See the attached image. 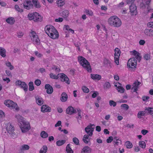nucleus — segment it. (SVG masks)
<instances>
[{"label": "nucleus", "mask_w": 153, "mask_h": 153, "mask_svg": "<svg viewBox=\"0 0 153 153\" xmlns=\"http://www.w3.org/2000/svg\"><path fill=\"white\" fill-rule=\"evenodd\" d=\"M65 142V140H59L56 141V144L57 146H60L64 144Z\"/></svg>", "instance_id": "f704fd0d"}, {"label": "nucleus", "mask_w": 153, "mask_h": 153, "mask_svg": "<svg viewBox=\"0 0 153 153\" xmlns=\"http://www.w3.org/2000/svg\"><path fill=\"white\" fill-rule=\"evenodd\" d=\"M45 30L46 33L49 36L51 33L53 32H56V29L52 25H48L45 26Z\"/></svg>", "instance_id": "1a4fd4ad"}, {"label": "nucleus", "mask_w": 153, "mask_h": 153, "mask_svg": "<svg viewBox=\"0 0 153 153\" xmlns=\"http://www.w3.org/2000/svg\"><path fill=\"white\" fill-rule=\"evenodd\" d=\"M82 89L83 92L88 93L89 92V89L85 86H83L82 87Z\"/></svg>", "instance_id": "3c124183"}, {"label": "nucleus", "mask_w": 153, "mask_h": 153, "mask_svg": "<svg viewBox=\"0 0 153 153\" xmlns=\"http://www.w3.org/2000/svg\"><path fill=\"white\" fill-rule=\"evenodd\" d=\"M15 7L16 10L17 11H18L19 12H23V10L22 9L20 8L19 6L18 5H15Z\"/></svg>", "instance_id": "864d4df0"}, {"label": "nucleus", "mask_w": 153, "mask_h": 153, "mask_svg": "<svg viewBox=\"0 0 153 153\" xmlns=\"http://www.w3.org/2000/svg\"><path fill=\"white\" fill-rule=\"evenodd\" d=\"M45 88L47 89L46 92L48 94H51L53 92V88L49 84H46L45 85Z\"/></svg>", "instance_id": "a211bd4d"}, {"label": "nucleus", "mask_w": 153, "mask_h": 153, "mask_svg": "<svg viewBox=\"0 0 153 153\" xmlns=\"http://www.w3.org/2000/svg\"><path fill=\"white\" fill-rule=\"evenodd\" d=\"M35 98L36 103L38 105H41L43 104V100L41 97L37 96L35 97Z\"/></svg>", "instance_id": "5701e85b"}, {"label": "nucleus", "mask_w": 153, "mask_h": 153, "mask_svg": "<svg viewBox=\"0 0 153 153\" xmlns=\"http://www.w3.org/2000/svg\"><path fill=\"white\" fill-rule=\"evenodd\" d=\"M145 111H139L137 115H145L146 114V112L150 114L151 115L153 114V108L150 107L146 108Z\"/></svg>", "instance_id": "2eb2a0df"}, {"label": "nucleus", "mask_w": 153, "mask_h": 153, "mask_svg": "<svg viewBox=\"0 0 153 153\" xmlns=\"http://www.w3.org/2000/svg\"><path fill=\"white\" fill-rule=\"evenodd\" d=\"M78 60L80 64L89 72H91V69L89 62L82 56L78 57Z\"/></svg>", "instance_id": "f03ea898"}, {"label": "nucleus", "mask_w": 153, "mask_h": 153, "mask_svg": "<svg viewBox=\"0 0 153 153\" xmlns=\"http://www.w3.org/2000/svg\"><path fill=\"white\" fill-rule=\"evenodd\" d=\"M69 14V12L67 10H64L62 12V16L64 18H66L68 16Z\"/></svg>", "instance_id": "7c9ffc66"}, {"label": "nucleus", "mask_w": 153, "mask_h": 153, "mask_svg": "<svg viewBox=\"0 0 153 153\" xmlns=\"http://www.w3.org/2000/svg\"><path fill=\"white\" fill-rule=\"evenodd\" d=\"M15 117L17 119L18 121L20 123H24L26 121L25 120V118L22 117L21 115H16Z\"/></svg>", "instance_id": "bb28decb"}, {"label": "nucleus", "mask_w": 153, "mask_h": 153, "mask_svg": "<svg viewBox=\"0 0 153 153\" xmlns=\"http://www.w3.org/2000/svg\"><path fill=\"white\" fill-rule=\"evenodd\" d=\"M17 36L19 38H21L24 35L23 33L22 32H19L17 33Z\"/></svg>", "instance_id": "e2e57ef3"}, {"label": "nucleus", "mask_w": 153, "mask_h": 153, "mask_svg": "<svg viewBox=\"0 0 153 153\" xmlns=\"http://www.w3.org/2000/svg\"><path fill=\"white\" fill-rule=\"evenodd\" d=\"M58 76L60 78V79L62 81L65 82L68 84H70L69 79L66 75L64 74H58Z\"/></svg>", "instance_id": "ddd939ff"}, {"label": "nucleus", "mask_w": 153, "mask_h": 153, "mask_svg": "<svg viewBox=\"0 0 153 153\" xmlns=\"http://www.w3.org/2000/svg\"><path fill=\"white\" fill-rule=\"evenodd\" d=\"M119 56L118 55H117V56H114V62L117 65H118L119 63Z\"/></svg>", "instance_id": "09e8293b"}, {"label": "nucleus", "mask_w": 153, "mask_h": 153, "mask_svg": "<svg viewBox=\"0 0 153 153\" xmlns=\"http://www.w3.org/2000/svg\"><path fill=\"white\" fill-rule=\"evenodd\" d=\"M48 149L47 146L44 145L43 146L39 151V153H46Z\"/></svg>", "instance_id": "473e14b6"}, {"label": "nucleus", "mask_w": 153, "mask_h": 153, "mask_svg": "<svg viewBox=\"0 0 153 153\" xmlns=\"http://www.w3.org/2000/svg\"><path fill=\"white\" fill-rule=\"evenodd\" d=\"M6 21L10 25H12L14 24L15 21L13 18L10 17L7 18L6 20Z\"/></svg>", "instance_id": "c85d7f7f"}, {"label": "nucleus", "mask_w": 153, "mask_h": 153, "mask_svg": "<svg viewBox=\"0 0 153 153\" xmlns=\"http://www.w3.org/2000/svg\"><path fill=\"white\" fill-rule=\"evenodd\" d=\"M114 51L115 52L114 53V56H117V55H118V56H120V49L118 48H116L114 49Z\"/></svg>", "instance_id": "a19ab883"}, {"label": "nucleus", "mask_w": 153, "mask_h": 153, "mask_svg": "<svg viewBox=\"0 0 153 153\" xmlns=\"http://www.w3.org/2000/svg\"><path fill=\"white\" fill-rule=\"evenodd\" d=\"M49 37L53 39L58 38L59 37V33L56 30V32H53L51 33Z\"/></svg>", "instance_id": "a878e982"}, {"label": "nucleus", "mask_w": 153, "mask_h": 153, "mask_svg": "<svg viewBox=\"0 0 153 153\" xmlns=\"http://www.w3.org/2000/svg\"><path fill=\"white\" fill-rule=\"evenodd\" d=\"M0 55L3 57L6 56V51L3 48H0Z\"/></svg>", "instance_id": "2f4dec72"}, {"label": "nucleus", "mask_w": 153, "mask_h": 153, "mask_svg": "<svg viewBox=\"0 0 153 153\" xmlns=\"http://www.w3.org/2000/svg\"><path fill=\"white\" fill-rule=\"evenodd\" d=\"M109 105L111 106H115L117 105V103L115 102L112 100H110L109 102Z\"/></svg>", "instance_id": "603ef678"}, {"label": "nucleus", "mask_w": 153, "mask_h": 153, "mask_svg": "<svg viewBox=\"0 0 153 153\" xmlns=\"http://www.w3.org/2000/svg\"><path fill=\"white\" fill-rule=\"evenodd\" d=\"M66 151L67 153H74L73 151L70 146V144L67 145L66 147Z\"/></svg>", "instance_id": "c9c22d12"}, {"label": "nucleus", "mask_w": 153, "mask_h": 153, "mask_svg": "<svg viewBox=\"0 0 153 153\" xmlns=\"http://www.w3.org/2000/svg\"><path fill=\"white\" fill-rule=\"evenodd\" d=\"M144 58L146 60H149L150 59V53H145L143 56Z\"/></svg>", "instance_id": "ea45409f"}, {"label": "nucleus", "mask_w": 153, "mask_h": 153, "mask_svg": "<svg viewBox=\"0 0 153 153\" xmlns=\"http://www.w3.org/2000/svg\"><path fill=\"white\" fill-rule=\"evenodd\" d=\"M6 129L8 133L10 134V136L13 137H16V133L14 132V128L10 123H7L6 125Z\"/></svg>", "instance_id": "0eeeda50"}, {"label": "nucleus", "mask_w": 153, "mask_h": 153, "mask_svg": "<svg viewBox=\"0 0 153 153\" xmlns=\"http://www.w3.org/2000/svg\"><path fill=\"white\" fill-rule=\"evenodd\" d=\"M85 12L87 14L91 16H92L93 15V13L91 11H89L88 10H85Z\"/></svg>", "instance_id": "bf43d9fd"}, {"label": "nucleus", "mask_w": 153, "mask_h": 153, "mask_svg": "<svg viewBox=\"0 0 153 153\" xmlns=\"http://www.w3.org/2000/svg\"><path fill=\"white\" fill-rule=\"evenodd\" d=\"M20 127L22 132L23 133L27 132L30 128L29 123L27 121L23 123H20Z\"/></svg>", "instance_id": "6e6552de"}, {"label": "nucleus", "mask_w": 153, "mask_h": 153, "mask_svg": "<svg viewBox=\"0 0 153 153\" xmlns=\"http://www.w3.org/2000/svg\"><path fill=\"white\" fill-rule=\"evenodd\" d=\"M104 63L105 65H108L110 64V62L107 59H105L104 60Z\"/></svg>", "instance_id": "4d7b16f0"}, {"label": "nucleus", "mask_w": 153, "mask_h": 153, "mask_svg": "<svg viewBox=\"0 0 153 153\" xmlns=\"http://www.w3.org/2000/svg\"><path fill=\"white\" fill-rule=\"evenodd\" d=\"M28 85L29 86V90L30 91H32L34 89V88L32 82H30Z\"/></svg>", "instance_id": "58836bf2"}, {"label": "nucleus", "mask_w": 153, "mask_h": 153, "mask_svg": "<svg viewBox=\"0 0 153 153\" xmlns=\"http://www.w3.org/2000/svg\"><path fill=\"white\" fill-rule=\"evenodd\" d=\"M145 34L149 36H153V30L152 29H146L144 31Z\"/></svg>", "instance_id": "6ab92c4d"}, {"label": "nucleus", "mask_w": 153, "mask_h": 153, "mask_svg": "<svg viewBox=\"0 0 153 153\" xmlns=\"http://www.w3.org/2000/svg\"><path fill=\"white\" fill-rule=\"evenodd\" d=\"M24 8L27 10H30L33 8V5L30 1L26 0L23 3Z\"/></svg>", "instance_id": "4468645a"}, {"label": "nucleus", "mask_w": 153, "mask_h": 153, "mask_svg": "<svg viewBox=\"0 0 153 153\" xmlns=\"http://www.w3.org/2000/svg\"><path fill=\"white\" fill-rule=\"evenodd\" d=\"M61 97L60 100L62 102L66 101L67 99L68 96L67 94L65 92L62 93L61 94Z\"/></svg>", "instance_id": "cd10ccee"}, {"label": "nucleus", "mask_w": 153, "mask_h": 153, "mask_svg": "<svg viewBox=\"0 0 153 153\" xmlns=\"http://www.w3.org/2000/svg\"><path fill=\"white\" fill-rule=\"evenodd\" d=\"M32 1L35 7L39 8L41 7L40 3L38 2V0H32Z\"/></svg>", "instance_id": "c756f323"}, {"label": "nucleus", "mask_w": 153, "mask_h": 153, "mask_svg": "<svg viewBox=\"0 0 153 153\" xmlns=\"http://www.w3.org/2000/svg\"><path fill=\"white\" fill-rule=\"evenodd\" d=\"M56 3L58 7H61L65 4V2L62 1H57Z\"/></svg>", "instance_id": "de8ad7c7"}, {"label": "nucleus", "mask_w": 153, "mask_h": 153, "mask_svg": "<svg viewBox=\"0 0 153 153\" xmlns=\"http://www.w3.org/2000/svg\"><path fill=\"white\" fill-rule=\"evenodd\" d=\"M91 77L94 80H99L101 78V76L100 75L97 74H91Z\"/></svg>", "instance_id": "b1692460"}, {"label": "nucleus", "mask_w": 153, "mask_h": 153, "mask_svg": "<svg viewBox=\"0 0 153 153\" xmlns=\"http://www.w3.org/2000/svg\"><path fill=\"white\" fill-rule=\"evenodd\" d=\"M41 137L43 138H46L48 136V134L45 131H42L40 133Z\"/></svg>", "instance_id": "72a5a7b5"}, {"label": "nucleus", "mask_w": 153, "mask_h": 153, "mask_svg": "<svg viewBox=\"0 0 153 153\" xmlns=\"http://www.w3.org/2000/svg\"><path fill=\"white\" fill-rule=\"evenodd\" d=\"M125 145L126 148L128 149L131 148L133 146L132 143L129 141H127L126 142Z\"/></svg>", "instance_id": "e433bc0d"}, {"label": "nucleus", "mask_w": 153, "mask_h": 153, "mask_svg": "<svg viewBox=\"0 0 153 153\" xmlns=\"http://www.w3.org/2000/svg\"><path fill=\"white\" fill-rule=\"evenodd\" d=\"M108 23L110 25L117 27L120 26L122 24L121 20L116 16L110 17L108 20Z\"/></svg>", "instance_id": "f257e3e1"}, {"label": "nucleus", "mask_w": 153, "mask_h": 153, "mask_svg": "<svg viewBox=\"0 0 153 153\" xmlns=\"http://www.w3.org/2000/svg\"><path fill=\"white\" fill-rule=\"evenodd\" d=\"M141 84V83L138 81H135L132 85V89L133 90V92H136L138 90V88L139 87V85Z\"/></svg>", "instance_id": "f3484780"}, {"label": "nucleus", "mask_w": 153, "mask_h": 153, "mask_svg": "<svg viewBox=\"0 0 153 153\" xmlns=\"http://www.w3.org/2000/svg\"><path fill=\"white\" fill-rule=\"evenodd\" d=\"M147 26L149 27L153 28V22H149L147 24Z\"/></svg>", "instance_id": "774afa93"}, {"label": "nucleus", "mask_w": 153, "mask_h": 153, "mask_svg": "<svg viewBox=\"0 0 153 153\" xmlns=\"http://www.w3.org/2000/svg\"><path fill=\"white\" fill-rule=\"evenodd\" d=\"M4 104L10 109L15 108V110L16 111H18L19 110L17 103L10 100H5L4 101Z\"/></svg>", "instance_id": "20e7f679"}, {"label": "nucleus", "mask_w": 153, "mask_h": 153, "mask_svg": "<svg viewBox=\"0 0 153 153\" xmlns=\"http://www.w3.org/2000/svg\"><path fill=\"white\" fill-rule=\"evenodd\" d=\"M137 61L134 58H130L127 62V66L131 71H134L136 68Z\"/></svg>", "instance_id": "423d86ee"}, {"label": "nucleus", "mask_w": 153, "mask_h": 153, "mask_svg": "<svg viewBox=\"0 0 153 153\" xmlns=\"http://www.w3.org/2000/svg\"><path fill=\"white\" fill-rule=\"evenodd\" d=\"M149 98V97L148 96H144L142 98L143 100L145 101H147Z\"/></svg>", "instance_id": "338daca9"}, {"label": "nucleus", "mask_w": 153, "mask_h": 153, "mask_svg": "<svg viewBox=\"0 0 153 153\" xmlns=\"http://www.w3.org/2000/svg\"><path fill=\"white\" fill-rule=\"evenodd\" d=\"M5 72L6 74H7V76L10 77H11L12 76L11 73L10 71L7 70L5 71Z\"/></svg>", "instance_id": "69168bd1"}, {"label": "nucleus", "mask_w": 153, "mask_h": 153, "mask_svg": "<svg viewBox=\"0 0 153 153\" xmlns=\"http://www.w3.org/2000/svg\"><path fill=\"white\" fill-rule=\"evenodd\" d=\"M77 112L78 113V115L81 114L82 111L79 108H77L76 109L71 106H69L67 108L66 110V114L70 115L75 114Z\"/></svg>", "instance_id": "39448f33"}, {"label": "nucleus", "mask_w": 153, "mask_h": 153, "mask_svg": "<svg viewBox=\"0 0 153 153\" xmlns=\"http://www.w3.org/2000/svg\"><path fill=\"white\" fill-rule=\"evenodd\" d=\"M140 53L139 55H137V56H135V58L137 59L139 62H140L141 59V57L140 56Z\"/></svg>", "instance_id": "680f3d73"}, {"label": "nucleus", "mask_w": 153, "mask_h": 153, "mask_svg": "<svg viewBox=\"0 0 153 153\" xmlns=\"http://www.w3.org/2000/svg\"><path fill=\"white\" fill-rule=\"evenodd\" d=\"M63 19L62 18H59L58 19H55L56 22H61L63 21Z\"/></svg>", "instance_id": "0e129e2a"}, {"label": "nucleus", "mask_w": 153, "mask_h": 153, "mask_svg": "<svg viewBox=\"0 0 153 153\" xmlns=\"http://www.w3.org/2000/svg\"><path fill=\"white\" fill-rule=\"evenodd\" d=\"M148 132V131L147 130L145 129H143L141 130V133L144 135L146 134Z\"/></svg>", "instance_id": "052dcab7"}, {"label": "nucleus", "mask_w": 153, "mask_h": 153, "mask_svg": "<svg viewBox=\"0 0 153 153\" xmlns=\"http://www.w3.org/2000/svg\"><path fill=\"white\" fill-rule=\"evenodd\" d=\"M27 17L29 20H33L35 22H41L42 20V17L37 12L29 13Z\"/></svg>", "instance_id": "7ed1b4c3"}, {"label": "nucleus", "mask_w": 153, "mask_h": 153, "mask_svg": "<svg viewBox=\"0 0 153 153\" xmlns=\"http://www.w3.org/2000/svg\"><path fill=\"white\" fill-rule=\"evenodd\" d=\"M121 107L123 109L127 110L128 108V105L126 104H123L121 105Z\"/></svg>", "instance_id": "6e6d98bb"}, {"label": "nucleus", "mask_w": 153, "mask_h": 153, "mask_svg": "<svg viewBox=\"0 0 153 153\" xmlns=\"http://www.w3.org/2000/svg\"><path fill=\"white\" fill-rule=\"evenodd\" d=\"M139 146L142 148H145L146 146V143L145 142L143 141H140L139 142Z\"/></svg>", "instance_id": "4c0bfd02"}, {"label": "nucleus", "mask_w": 153, "mask_h": 153, "mask_svg": "<svg viewBox=\"0 0 153 153\" xmlns=\"http://www.w3.org/2000/svg\"><path fill=\"white\" fill-rule=\"evenodd\" d=\"M29 149V146L27 145H24L21 147L20 149L22 150H28Z\"/></svg>", "instance_id": "79ce46f5"}, {"label": "nucleus", "mask_w": 153, "mask_h": 153, "mask_svg": "<svg viewBox=\"0 0 153 153\" xmlns=\"http://www.w3.org/2000/svg\"><path fill=\"white\" fill-rule=\"evenodd\" d=\"M50 76L51 78L54 79H57L59 78V76H58V74L57 76H56L55 75H53L52 73H51L50 74Z\"/></svg>", "instance_id": "49530a36"}, {"label": "nucleus", "mask_w": 153, "mask_h": 153, "mask_svg": "<svg viewBox=\"0 0 153 153\" xmlns=\"http://www.w3.org/2000/svg\"><path fill=\"white\" fill-rule=\"evenodd\" d=\"M117 87V90L119 92H120L121 93H123L124 92V91H125V89L124 88L121 86H118Z\"/></svg>", "instance_id": "37998d69"}, {"label": "nucleus", "mask_w": 153, "mask_h": 153, "mask_svg": "<svg viewBox=\"0 0 153 153\" xmlns=\"http://www.w3.org/2000/svg\"><path fill=\"white\" fill-rule=\"evenodd\" d=\"M73 141L76 145H79V140L76 137L73 138Z\"/></svg>", "instance_id": "c03bdc74"}, {"label": "nucleus", "mask_w": 153, "mask_h": 153, "mask_svg": "<svg viewBox=\"0 0 153 153\" xmlns=\"http://www.w3.org/2000/svg\"><path fill=\"white\" fill-rule=\"evenodd\" d=\"M89 135H85L82 139V140L86 144H88L90 141V138Z\"/></svg>", "instance_id": "393cba45"}, {"label": "nucleus", "mask_w": 153, "mask_h": 153, "mask_svg": "<svg viewBox=\"0 0 153 153\" xmlns=\"http://www.w3.org/2000/svg\"><path fill=\"white\" fill-rule=\"evenodd\" d=\"M35 84L37 86H39L41 84V81L39 79H36L34 82Z\"/></svg>", "instance_id": "5fc2aeb1"}, {"label": "nucleus", "mask_w": 153, "mask_h": 153, "mask_svg": "<svg viewBox=\"0 0 153 153\" xmlns=\"http://www.w3.org/2000/svg\"><path fill=\"white\" fill-rule=\"evenodd\" d=\"M15 84L16 86H20L26 92L27 91L28 86L25 82L20 80H17L16 81Z\"/></svg>", "instance_id": "f8f14e48"}, {"label": "nucleus", "mask_w": 153, "mask_h": 153, "mask_svg": "<svg viewBox=\"0 0 153 153\" xmlns=\"http://www.w3.org/2000/svg\"><path fill=\"white\" fill-rule=\"evenodd\" d=\"M51 110V108L46 105H43L41 107V111L43 112H49Z\"/></svg>", "instance_id": "4be33fe9"}, {"label": "nucleus", "mask_w": 153, "mask_h": 153, "mask_svg": "<svg viewBox=\"0 0 153 153\" xmlns=\"http://www.w3.org/2000/svg\"><path fill=\"white\" fill-rule=\"evenodd\" d=\"M113 140V137H109V138L107 139L106 141L107 143H111Z\"/></svg>", "instance_id": "13d9d810"}, {"label": "nucleus", "mask_w": 153, "mask_h": 153, "mask_svg": "<svg viewBox=\"0 0 153 153\" xmlns=\"http://www.w3.org/2000/svg\"><path fill=\"white\" fill-rule=\"evenodd\" d=\"M94 125L90 124L88 125L85 129V132L90 137L92 136L93 135V132L94 129Z\"/></svg>", "instance_id": "9b49d317"}, {"label": "nucleus", "mask_w": 153, "mask_h": 153, "mask_svg": "<svg viewBox=\"0 0 153 153\" xmlns=\"http://www.w3.org/2000/svg\"><path fill=\"white\" fill-rule=\"evenodd\" d=\"M5 64L7 66L10 67L9 68L10 70H12L14 69V67L11 65V64L10 62H7Z\"/></svg>", "instance_id": "a18cd8bd"}, {"label": "nucleus", "mask_w": 153, "mask_h": 153, "mask_svg": "<svg viewBox=\"0 0 153 153\" xmlns=\"http://www.w3.org/2000/svg\"><path fill=\"white\" fill-rule=\"evenodd\" d=\"M91 151V148L88 146H85L82 149L81 153H90Z\"/></svg>", "instance_id": "412c9836"}, {"label": "nucleus", "mask_w": 153, "mask_h": 153, "mask_svg": "<svg viewBox=\"0 0 153 153\" xmlns=\"http://www.w3.org/2000/svg\"><path fill=\"white\" fill-rule=\"evenodd\" d=\"M32 37L31 38V40L33 42V43L34 44L38 45L39 44V39L38 38V36H32Z\"/></svg>", "instance_id": "aec40b11"}, {"label": "nucleus", "mask_w": 153, "mask_h": 153, "mask_svg": "<svg viewBox=\"0 0 153 153\" xmlns=\"http://www.w3.org/2000/svg\"><path fill=\"white\" fill-rule=\"evenodd\" d=\"M151 0H142V1H143V3H145L146 5H147V13H150L151 16L150 17V19L153 18V9H151L150 7L149 6V4L151 2Z\"/></svg>", "instance_id": "9d476101"}, {"label": "nucleus", "mask_w": 153, "mask_h": 153, "mask_svg": "<svg viewBox=\"0 0 153 153\" xmlns=\"http://www.w3.org/2000/svg\"><path fill=\"white\" fill-rule=\"evenodd\" d=\"M130 12L132 15H136L137 14V7L133 3L131 4L130 6Z\"/></svg>", "instance_id": "dca6fc26"}, {"label": "nucleus", "mask_w": 153, "mask_h": 153, "mask_svg": "<svg viewBox=\"0 0 153 153\" xmlns=\"http://www.w3.org/2000/svg\"><path fill=\"white\" fill-rule=\"evenodd\" d=\"M111 87L110 83L108 82H106L104 85L105 89H108Z\"/></svg>", "instance_id": "8fccbe9b"}]
</instances>
